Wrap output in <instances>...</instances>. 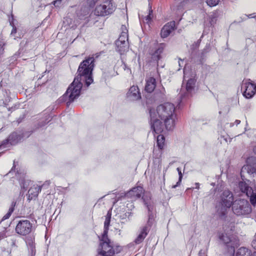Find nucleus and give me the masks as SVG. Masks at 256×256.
<instances>
[{"mask_svg":"<svg viewBox=\"0 0 256 256\" xmlns=\"http://www.w3.org/2000/svg\"><path fill=\"white\" fill-rule=\"evenodd\" d=\"M150 220H148L146 226L140 228V229L139 234L134 241L136 244H140L144 241L152 226V219L150 216Z\"/></svg>","mask_w":256,"mask_h":256,"instance_id":"obj_11","label":"nucleus"},{"mask_svg":"<svg viewBox=\"0 0 256 256\" xmlns=\"http://www.w3.org/2000/svg\"><path fill=\"white\" fill-rule=\"evenodd\" d=\"M16 202L13 201L12 202L10 207V208L8 210V212L3 216V218H2V220H6L10 217V216H11L14 210V207L16 206Z\"/></svg>","mask_w":256,"mask_h":256,"instance_id":"obj_29","label":"nucleus"},{"mask_svg":"<svg viewBox=\"0 0 256 256\" xmlns=\"http://www.w3.org/2000/svg\"><path fill=\"white\" fill-rule=\"evenodd\" d=\"M122 250L120 246L114 245L111 242H100L98 248V253L101 256H114Z\"/></svg>","mask_w":256,"mask_h":256,"instance_id":"obj_6","label":"nucleus"},{"mask_svg":"<svg viewBox=\"0 0 256 256\" xmlns=\"http://www.w3.org/2000/svg\"><path fill=\"white\" fill-rule=\"evenodd\" d=\"M66 1L68 0H56L53 2V4L56 7H58L62 2H66Z\"/></svg>","mask_w":256,"mask_h":256,"instance_id":"obj_37","label":"nucleus"},{"mask_svg":"<svg viewBox=\"0 0 256 256\" xmlns=\"http://www.w3.org/2000/svg\"><path fill=\"white\" fill-rule=\"evenodd\" d=\"M231 206H225L219 203L216 206V212L218 215L221 218H224Z\"/></svg>","mask_w":256,"mask_h":256,"instance_id":"obj_18","label":"nucleus"},{"mask_svg":"<svg viewBox=\"0 0 256 256\" xmlns=\"http://www.w3.org/2000/svg\"><path fill=\"white\" fill-rule=\"evenodd\" d=\"M24 116H20L18 120V121H17L18 123V124L20 123L22 121V120L24 118Z\"/></svg>","mask_w":256,"mask_h":256,"instance_id":"obj_47","label":"nucleus"},{"mask_svg":"<svg viewBox=\"0 0 256 256\" xmlns=\"http://www.w3.org/2000/svg\"><path fill=\"white\" fill-rule=\"evenodd\" d=\"M123 68L126 70L128 73H130L131 72L130 69L126 65V64H124Z\"/></svg>","mask_w":256,"mask_h":256,"instance_id":"obj_41","label":"nucleus"},{"mask_svg":"<svg viewBox=\"0 0 256 256\" xmlns=\"http://www.w3.org/2000/svg\"><path fill=\"white\" fill-rule=\"evenodd\" d=\"M238 187L241 192L248 195V192L252 190V188L248 186L247 184L244 182H240L238 184Z\"/></svg>","mask_w":256,"mask_h":256,"instance_id":"obj_25","label":"nucleus"},{"mask_svg":"<svg viewBox=\"0 0 256 256\" xmlns=\"http://www.w3.org/2000/svg\"><path fill=\"white\" fill-rule=\"evenodd\" d=\"M108 228H104V231L102 234L101 239L100 240V242H110V240L108 237Z\"/></svg>","mask_w":256,"mask_h":256,"instance_id":"obj_32","label":"nucleus"},{"mask_svg":"<svg viewBox=\"0 0 256 256\" xmlns=\"http://www.w3.org/2000/svg\"><path fill=\"white\" fill-rule=\"evenodd\" d=\"M110 72H104V76L107 78H110L118 74L117 72H115L112 68L110 70Z\"/></svg>","mask_w":256,"mask_h":256,"instance_id":"obj_35","label":"nucleus"},{"mask_svg":"<svg viewBox=\"0 0 256 256\" xmlns=\"http://www.w3.org/2000/svg\"><path fill=\"white\" fill-rule=\"evenodd\" d=\"M230 224V230L224 227V233H220L218 235L220 240L225 245L229 256H251L250 250L244 247L240 248L234 255L235 248L239 246V242L236 236L231 234L234 224L232 223Z\"/></svg>","mask_w":256,"mask_h":256,"instance_id":"obj_3","label":"nucleus"},{"mask_svg":"<svg viewBox=\"0 0 256 256\" xmlns=\"http://www.w3.org/2000/svg\"><path fill=\"white\" fill-rule=\"evenodd\" d=\"M12 245L15 246V241L12 242Z\"/></svg>","mask_w":256,"mask_h":256,"instance_id":"obj_50","label":"nucleus"},{"mask_svg":"<svg viewBox=\"0 0 256 256\" xmlns=\"http://www.w3.org/2000/svg\"><path fill=\"white\" fill-rule=\"evenodd\" d=\"M112 216V212L110 210H109L106 215V216L105 221L104 222V228H107L109 227L110 219Z\"/></svg>","mask_w":256,"mask_h":256,"instance_id":"obj_31","label":"nucleus"},{"mask_svg":"<svg viewBox=\"0 0 256 256\" xmlns=\"http://www.w3.org/2000/svg\"><path fill=\"white\" fill-rule=\"evenodd\" d=\"M240 120H236L234 122V123H228L227 126H226V127H232L234 126L235 125L236 126H238V124H240Z\"/></svg>","mask_w":256,"mask_h":256,"instance_id":"obj_40","label":"nucleus"},{"mask_svg":"<svg viewBox=\"0 0 256 256\" xmlns=\"http://www.w3.org/2000/svg\"><path fill=\"white\" fill-rule=\"evenodd\" d=\"M44 116L40 118L38 120V124L40 127L45 126L52 120L51 116L47 112H45Z\"/></svg>","mask_w":256,"mask_h":256,"instance_id":"obj_23","label":"nucleus"},{"mask_svg":"<svg viewBox=\"0 0 256 256\" xmlns=\"http://www.w3.org/2000/svg\"><path fill=\"white\" fill-rule=\"evenodd\" d=\"M196 74L192 72L189 67L186 65L184 68V81L180 92V101L191 96L194 91L196 82Z\"/></svg>","mask_w":256,"mask_h":256,"instance_id":"obj_4","label":"nucleus"},{"mask_svg":"<svg viewBox=\"0 0 256 256\" xmlns=\"http://www.w3.org/2000/svg\"><path fill=\"white\" fill-rule=\"evenodd\" d=\"M144 204L146 206L148 210V220H150V216L152 219V224H153L154 222V214L152 213V210H154L153 204L151 202L150 200H146L144 198Z\"/></svg>","mask_w":256,"mask_h":256,"instance_id":"obj_19","label":"nucleus"},{"mask_svg":"<svg viewBox=\"0 0 256 256\" xmlns=\"http://www.w3.org/2000/svg\"><path fill=\"white\" fill-rule=\"evenodd\" d=\"M122 32L116 41V50L120 54H124L128 50V34L126 27L125 26H122Z\"/></svg>","mask_w":256,"mask_h":256,"instance_id":"obj_7","label":"nucleus"},{"mask_svg":"<svg viewBox=\"0 0 256 256\" xmlns=\"http://www.w3.org/2000/svg\"><path fill=\"white\" fill-rule=\"evenodd\" d=\"M205 50H206V49H204V52L202 53V54H204V52H205Z\"/></svg>","mask_w":256,"mask_h":256,"instance_id":"obj_51","label":"nucleus"},{"mask_svg":"<svg viewBox=\"0 0 256 256\" xmlns=\"http://www.w3.org/2000/svg\"><path fill=\"white\" fill-rule=\"evenodd\" d=\"M180 3H183L186 0H180ZM220 2V0H206V3L207 4L210 6H214L217 5Z\"/></svg>","mask_w":256,"mask_h":256,"instance_id":"obj_34","label":"nucleus"},{"mask_svg":"<svg viewBox=\"0 0 256 256\" xmlns=\"http://www.w3.org/2000/svg\"><path fill=\"white\" fill-rule=\"evenodd\" d=\"M54 106H55V104H54V105H52V106H50L48 108V110H48V111H50V110H54Z\"/></svg>","mask_w":256,"mask_h":256,"instance_id":"obj_46","label":"nucleus"},{"mask_svg":"<svg viewBox=\"0 0 256 256\" xmlns=\"http://www.w3.org/2000/svg\"><path fill=\"white\" fill-rule=\"evenodd\" d=\"M150 128H161L163 120L165 128H172L175 126L176 114L175 106L170 102H166L157 106L156 109L150 108Z\"/></svg>","mask_w":256,"mask_h":256,"instance_id":"obj_2","label":"nucleus"},{"mask_svg":"<svg viewBox=\"0 0 256 256\" xmlns=\"http://www.w3.org/2000/svg\"><path fill=\"white\" fill-rule=\"evenodd\" d=\"M152 8L150 7L149 10V14L148 15L142 17H140V16L139 15L140 23L142 24V22L144 24H148L152 19Z\"/></svg>","mask_w":256,"mask_h":256,"instance_id":"obj_24","label":"nucleus"},{"mask_svg":"<svg viewBox=\"0 0 256 256\" xmlns=\"http://www.w3.org/2000/svg\"><path fill=\"white\" fill-rule=\"evenodd\" d=\"M162 129H153L152 132L154 134H158L159 132H162Z\"/></svg>","mask_w":256,"mask_h":256,"instance_id":"obj_43","label":"nucleus"},{"mask_svg":"<svg viewBox=\"0 0 256 256\" xmlns=\"http://www.w3.org/2000/svg\"><path fill=\"white\" fill-rule=\"evenodd\" d=\"M5 43L3 40H0V56L2 54L4 51L3 46H4Z\"/></svg>","mask_w":256,"mask_h":256,"instance_id":"obj_39","label":"nucleus"},{"mask_svg":"<svg viewBox=\"0 0 256 256\" xmlns=\"http://www.w3.org/2000/svg\"><path fill=\"white\" fill-rule=\"evenodd\" d=\"M165 138L163 134H159L157 136V146L160 150L164 148Z\"/></svg>","mask_w":256,"mask_h":256,"instance_id":"obj_28","label":"nucleus"},{"mask_svg":"<svg viewBox=\"0 0 256 256\" xmlns=\"http://www.w3.org/2000/svg\"><path fill=\"white\" fill-rule=\"evenodd\" d=\"M232 210L237 216L248 214L252 211L249 202L244 199L236 200L232 204Z\"/></svg>","mask_w":256,"mask_h":256,"instance_id":"obj_8","label":"nucleus"},{"mask_svg":"<svg viewBox=\"0 0 256 256\" xmlns=\"http://www.w3.org/2000/svg\"><path fill=\"white\" fill-rule=\"evenodd\" d=\"M175 22H170L165 24L161 30V36L163 38H166L174 30Z\"/></svg>","mask_w":256,"mask_h":256,"instance_id":"obj_15","label":"nucleus"},{"mask_svg":"<svg viewBox=\"0 0 256 256\" xmlns=\"http://www.w3.org/2000/svg\"><path fill=\"white\" fill-rule=\"evenodd\" d=\"M99 0H87V3L90 7L92 8Z\"/></svg>","mask_w":256,"mask_h":256,"instance_id":"obj_38","label":"nucleus"},{"mask_svg":"<svg viewBox=\"0 0 256 256\" xmlns=\"http://www.w3.org/2000/svg\"><path fill=\"white\" fill-rule=\"evenodd\" d=\"M112 0H106L104 4L96 6L94 14L98 16H106L112 14L116 9V6L112 3Z\"/></svg>","mask_w":256,"mask_h":256,"instance_id":"obj_9","label":"nucleus"},{"mask_svg":"<svg viewBox=\"0 0 256 256\" xmlns=\"http://www.w3.org/2000/svg\"><path fill=\"white\" fill-rule=\"evenodd\" d=\"M254 152L256 154V146L254 148Z\"/></svg>","mask_w":256,"mask_h":256,"instance_id":"obj_49","label":"nucleus"},{"mask_svg":"<svg viewBox=\"0 0 256 256\" xmlns=\"http://www.w3.org/2000/svg\"><path fill=\"white\" fill-rule=\"evenodd\" d=\"M128 98L130 100H137L141 98L140 90L137 86H132L126 94Z\"/></svg>","mask_w":256,"mask_h":256,"instance_id":"obj_14","label":"nucleus"},{"mask_svg":"<svg viewBox=\"0 0 256 256\" xmlns=\"http://www.w3.org/2000/svg\"><path fill=\"white\" fill-rule=\"evenodd\" d=\"M242 88L244 90L243 95L247 98H252L256 94V86L248 80L243 82Z\"/></svg>","mask_w":256,"mask_h":256,"instance_id":"obj_12","label":"nucleus"},{"mask_svg":"<svg viewBox=\"0 0 256 256\" xmlns=\"http://www.w3.org/2000/svg\"><path fill=\"white\" fill-rule=\"evenodd\" d=\"M33 229V224L30 220H20L16 226V232L20 235L25 236L30 234Z\"/></svg>","mask_w":256,"mask_h":256,"instance_id":"obj_10","label":"nucleus"},{"mask_svg":"<svg viewBox=\"0 0 256 256\" xmlns=\"http://www.w3.org/2000/svg\"><path fill=\"white\" fill-rule=\"evenodd\" d=\"M156 94L159 98H163L166 94V90L162 84H158L156 88Z\"/></svg>","mask_w":256,"mask_h":256,"instance_id":"obj_27","label":"nucleus"},{"mask_svg":"<svg viewBox=\"0 0 256 256\" xmlns=\"http://www.w3.org/2000/svg\"><path fill=\"white\" fill-rule=\"evenodd\" d=\"M12 16V20H10V24L11 26H12V32H11V36H14V34H16V27L14 26V18H13V16Z\"/></svg>","mask_w":256,"mask_h":256,"instance_id":"obj_36","label":"nucleus"},{"mask_svg":"<svg viewBox=\"0 0 256 256\" xmlns=\"http://www.w3.org/2000/svg\"><path fill=\"white\" fill-rule=\"evenodd\" d=\"M26 183V182L25 180H24V182L20 184L21 188H24V190H26L28 188V186Z\"/></svg>","mask_w":256,"mask_h":256,"instance_id":"obj_42","label":"nucleus"},{"mask_svg":"<svg viewBox=\"0 0 256 256\" xmlns=\"http://www.w3.org/2000/svg\"><path fill=\"white\" fill-rule=\"evenodd\" d=\"M176 170L178 173V176H179V178H178V182H177L176 184H175V185H173L172 188H176L177 186H178L180 182H181V181H182V172H181V169L180 168H176Z\"/></svg>","mask_w":256,"mask_h":256,"instance_id":"obj_33","label":"nucleus"},{"mask_svg":"<svg viewBox=\"0 0 256 256\" xmlns=\"http://www.w3.org/2000/svg\"><path fill=\"white\" fill-rule=\"evenodd\" d=\"M94 57H88L80 64L77 72L78 75L56 102L60 104L66 102V106L68 107L72 102L79 97L83 84L88 86L93 82L92 74L94 66Z\"/></svg>","mask_w":256,"mask_h":256,"instance_id":"obj_1","label":"nucleus"},{"mask_svg":"<svg viewBox=\"0 0 256 256\" xmlns=\"http://www.w3.org/2000/svg\"><path fill=\"white\" fill-rule=\"evenodd\" d=\"M165 46L164 43H161L158 45L154 52L152 54V58L154 60L158 61L160 58V54L162 52Z\"/></svg>","mask_w":256,"mask_h":256,"instance_id":"obj_21","label":"nucleus"},{"mask_svg":"<svg viewBox=\"0 0 256 256\" xmlns=\"http://www.w3.org/2000/svg\"><path fill=\"white\" fill-rule=\"evenodd\" d=\"M198 256H206L204 251L200 250L198 253Z\"/></svg>","mask_w":256,"mask_h":256,"instance_id":"obj_44","label":"nucleus"},{"mask_svg":"<svg viewBox=\"0 0 256 256\" xmlns=\"http://www.w3.org/2000/svg\"><path fill=\"white\" fill-rule=\"evenodd\" d=\"M90 12V9L88 7H82L78 13V16L80 20H86L88 18Z\"/></svg>","mask_w":256,"mask_h":256,"instance_id":"obj_22","label":"nucleus"},{"mask_svg":"<svg viewBox=\"0 0 256 256\" xmlns=\"http://www.w3.org/2000/svg\"><path fill=\"white\" fill-rule=\"evenodd\" d=\"M143 193V188L142 186L134 188L132 190L127 192L126 196L127 198H130L133 199L140 198Z\"/></svg>","mask_w":256,"mask_h":256,"instance_id":"obj_16","label":"nucleus"},{"mask_svg":"<svg viewBox=\"0 0 256 256\" xmlns=\"http://www.w3.org/2000/svg\"><path fill=\"white\" fill-rule=\"evenodd\" d=\"M26 244L31 256H34L36 254L35 244L32 239H28L26 242Z\"/></svg>","mask_w":256,"mask_h":256,"instance_id":"obj_26","label":"nucleus"},{"mask_svg":"<svg viewBox=\"0 0 256 256\" xmlns=\"http://www.w3.org/2000/svg\"><path fill=\"white\" fill-rule=\"evenodd\" d=\"M195 186H196V187H195L196 188V189L200 188V184L199 183H198V182L195 183Z\"/></svg>","mask_w":256,"mask_h":256,"instance_id":"obj_48","label":"nucleus"},{"mask_svg":"<svg viewBox=\"0 0 256 256\" xmlns=\"http://www.w3.org/2000/svg\"><path fill=\"white\" fill-rule=\"evenodd\" d=\"M234 196L232 193L228 190H225L220 196V201L219 203L225 206H232L234 202Z\"/></svg>","mask_w":256,"mask_h":256,"instance_id":"obj_13","label":"nucleus"},{"mask_svg":"<svg viewBox=\"0 0 256 256\" xmlns=\"http://www.w3.org/2000/svg\"><path fill=\"white\" fill-rule=\"evenodd\" d=\"M31 134L30 132H24L23 130H17L12 133L8 138L2 141L0 144V148H8L10 146L15 145L22 139L27 138Z\"/></svg>","mask_w":256,"mask_h":256,"instance_id":"obj_5","label":"nucleus"},{"mask_svg":"<svg viewBox=\"0 0 256 256\" xmlns=\"http://www.w3.org/2000/svg\"><path fill=\"white\" fill-rule=\"evenodd\" d=\"M42 186L38 185H34L28 191L29 199H32L36 198L39 192L41 191Z\"/></svg>","mask_w":256,"mask_h":256,"instance_id":"obj_20","label":"nucleus"},{"mask_svg":"<svg viewBox=\"0 0 256 256\" xmlns=\"http://www.w3.org/2000/svg\"><path fill=\"white\" fill-rule=\"evenodd\" d=\"M246 196L248 197H250L251 204L253 206H255L256 204V192H254L252 190L250 192H248V194Z\"/></svg>","mask_w":256,"mask_h":256,"instance_id":"obj_30","label":"nucleus"},{"mask_svg":"<svg viewBox=\"0 0 256 256\" xmlns=\"http://www.w3.org/2000/svg\"><path fill=\"white\" fill-rule=\"evenodd\" d=\"M184 63V60L180 59V60L178 61L179 66H182Z\"/></svg>","mask_w":256,"mask_h":256,"instance_id":"obj_45","label":"nucleus"},{"mask_svg":"<svg viewBox=\"0 0 256 256\" xmlns=\"http://www.w3.org/2000/svg\"><path fill=\"white\" fill-rule=\"evenodd\" d=\"M156 79L150 77L146 80L145 90L148 92L151 93L156 89Z\"/></svg>","mask_w":256,"mask_h":256,"instance_id":"obj_17","label":"nucleus"}]
</instances>
